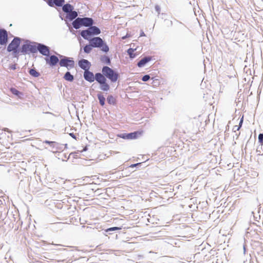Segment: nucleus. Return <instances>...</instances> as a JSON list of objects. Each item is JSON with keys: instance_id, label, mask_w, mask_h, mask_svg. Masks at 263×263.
I'll list each match as a JSON object with an SVG mask.
<instances>
[{"instance_id": "obj_1", "label": "nucleus", "mask_w": 263, "mask_h": 263, "mask_svg": "<svg viewBox=\"0 0 263 263\" xmlns=\"http://www.w3.org/2000/svg\"><path fill=\"white\" fill-rule=\"evenodd\" d=\"M91 46L93 47L101 48L102 51L107 52L109 51L108 46L100 37H95L90 40Z\"/></svg>"}, {"instance_id": "obj_2", "label": "nucleus", "mask_w": 263, "mask_h": 263, "mask_svg": "<svg viewBox=\"0 0 263 263\" xmlns=\"http://www.w3.org/2000/svg\"><path fill=\"white\" fill-rule=\"evenodd\" d=\"M100 32V30L97 27L91 26L87 29L82 31L81 35L84 39L88 40L91 36L99 34Z\"/></svg>"}, {"instance_id": "obj_3", "label": "nucleus", "mask_w": 263, "mask_h": 263, "mask_svg": "<svg viewBox=\"0 0 263 263\" xmlns=\"http://www.w3.org/2000/svg\"><path fill=\"white\" fill-rule=\"evenodd\" d=\"M100 84V89L104 91H107L109 90L110 86L106 82V79L103 74L97 73L95 74V79Z\"/></svg>"}, {"instance_id": "obj_4", "label": "nucleus", "mask_w": 263, "mask_h": 263, "mask_svg": "<svg viewBox=\"0 0 263 263\" xmlns=\"http://www.w3.org/2000/svg\"><path fill=\"white\" fill-rule=\"evenodd\" d=\"M102 73L112 82H116L119 78L118 73L108 66L103 67Z\"/></svg>"}, {"instance_id": "obj_5", "label": "nucleus", "mask_w": 263, "mask_h": 263, "mask_svg": "<svg viewBox=\"0 0 263 263\" xmlns=\"http://www.w3.org/2000/svg\"><path fill=\"white\" fill-rule=\"evenodd\" d=\"M61 67H65L68 69L73 68L74 66V61L71 58L64 57L59 62Z\"/></svg>"}, {"instance_id": "obj_6", "label": "nucleus", "mask_w": 263, "mask_h": 263, "mask_svg": "<svg viewBox=\"0 0 263 263\" xmlns=\"http://www.w3.org/2000/svg\"><path fill=\"white\" fill-rule=\"evenodd\" d=\"M20 44V40L18 38H14L8 45L7 50L9 52L13 51L14 53H16L17 49Z\"/></svg>"}, {"instance_id": "obj_7", "label": "nucleus", "mask_w": 263, "mask_h": 263, "mask_svg": "<svg viewBox=\"0 0 263 263\" xmlns=\"http://www.w3.org/2000/svg\"><path fill=\"white\" fill-rule=\"evenodd\" d=\"M142 134V131H137L129 134H124L120 136V137L124 139H135Z\"/></svg>"}, {"instance_id": "obj_8", "label": "nucleus", "mask_w": 263, "mask_h": 263, "mask_svg": "<svg viewBox=\"0 0 263 263\" xmlns=\"http://www.w3.org/2000/svg\"><path fill=\"white\" fill-rule=\"evenodd\" d=\"M37 49L43 55L49 56L50 51L48 47L41 44H39L37 46Z\"/></svg>"}, {"instance_id": "obj_9", "label": "nucleus", "mask_w": 263, "mask_h": 263, "mask_svg": "<svg viewBox=\"0 0 263 263\" xmlns=\"http://www.w3.org/2000/svg\"><path fill=\"white\" fill-rule=\"evenodd\" d=\"M8 41V34L4 29H0V44L5 45Z\"/></svg>"}, {"instance_id": "obj_10", "label": "nucleus", "mask_w": 263, "mask_h": 263, "mask_svg": "<svg viewBox=\"0 0 263 263\" xmlns=\"http://www.w3.org/2000/svg\"><path fill=\"white\" fill-rule=\"evenodd\" d=\"M45 60L47 64L52 67L57 65L59 62L58 58L54 55H51L49 58H46Z\"/></svg>"}, {"instance_id": "obj_11", "label": "nucleus", "mask_w": 263, "mask_h": 263, "mask_svg": "<svg viewBox=\"0 0 263 263\" xmlns=\"http://www.w3.org/2000/svg\"><path fill=\"white\" fill-rule=\"evenodd\" d=\"M79 66L85 71L88 70L90 67V63L87 60L83 59L79 62Z\"/></svg>"}, {"instance_id": "obj_12", "label": "nucleus", "mask_w": 263, "mask_h": 263, "mask_svg": "<svg viewBox=\"0 0 263 263\" xmlns=\"http://www.w3.org/2000/svg\"><path fill=\"white\" fill-rule=\"evenodd\" d=\"M84 77L86 81L89 82H93L95 79V76H94L93 73L88 70L84 71Z\"/></svg>"}, {"instance_id": "obj_13", "label": "nucleus", "mask_w": 263, "mask_h": 263, "mask_svg": "<svg viewBox=\"0 0 263 263\" xmlns=\"http://www.w3.org/2000/svg\"><path fill=\"white\" fill-rule=\"evenodd\" d=\"M82 26L85 27H89L92 26L93 24V21L91 18L89 17H84L81 18Z\"/></svg>"}, {"instance_id": "obj_14", "label": "nucleus", "mask_w": 263, "mask_h": 263, "mask_svg": "<svg viewBox=\"0 0 263 263\" xmlns=\"http://www.w3.org/2000/svg\"><path fill=\"white\" fill-rule=\"evenodd\" d=\"M152 58L151 57H147L142 58L137 64L139 67H143L147 63L151 61Z\"/></svg>"}, {"instance_id": "obj_15", "label": "nucleus", "mask_w": 263, "mask_h": 263, "mask_svg": "<svg viewBox=\"0 0 263 263\" xmlns=\"http://www.w3.org/2000/svg\"><path fill=\"white\" fill-rule=\"evenodd\" d=\"M81 18L78 17L76 18L72 23L73 27L75 29H79L82 26Z\"/></svg>"}, {"instance_id": "obj_16", "label": "nucleus", "mask_w": 263, "mask_h": 263, "mask_svg": "<svg viewBox=\"0 0 263 263\" xmlns=\"http://www.w3.org/2000/svg\"><path fill=\"white\" fill-rule=\"evenodd\" d=\"M63 10L65 12L69 13L73 9L72 6L69 4H66L63 6Z\"/></svg>"}, {"instance_id": "obj_17", "label": "nucleus", "mask_w": 263, "mask_h": 263, "mask_svg": "<svg viewBox=\"0 0 263 263\" xmlns=\"http://www.w3.org/2000/svg\"><path fill=\"white\" fill-rule=\"evenodd\" d=\"M107 101V102L111 105H115L116 103V99L111 95L108 96Z\"/></svg>"}, {"instance_id": "obj_18", "label": "nucleus", "mask_w": 263, "mask_h": 263, "mask_svg": "<svg viewBox=\"0 0 263 263\" xmlns=\"http://www.w3.org/2000/svg\"><path fill=\"white\" fill-rule=\"evenodd\" d=\"M64 78L66 81L71 82L73 80V77L69 72H67L64 76Z\"/></svg>"}, {"instance_id": "obj_19", "label": "nucleus", "mask_w": 263, "mask_h": 263, "mask_svg": "<svg viewBox=\"0 0 263 263\" xmlns=\"http://www.w3.org/2000/svg\"><path fill=\"white\" fill-rule=\"evenodd\" d=\"M97 96H98V98L99 100L100 104H101V106H103L105 104V98L101 93L98 94Z\"/></svg>"}, {"instance_id": "obj_20", "label": "nucleus", "mask_w": 263, "mask_h": 263, "mask_svg": "<svg viewBox=\"0 0 263 263\" xmlns=\"http://www.w3.org/2000/svg\"><path fill=\"white\" fill-rule=\"evenodd\" d=\"M30 45L29 44H24L23 45L22 47V52L23 53H27L29 51V48H30Z\"/></svg>"}, {"instance_id": "obj_21", "label": "nucleus", "mask_w": 263, "mask_h": 263, "mask_svg": "<svg viewBox=\"0 0 263 263\" xmlns=\"http://www.w3.org/2000/svg\"><path fill=\"white\" fill-rule=\"evenodd\" d=\"M135 49H134L133 48H129L127 50V53L129 54L130 58H134L136 57V54L134 53Z\"/></svg>"}, {"instance_id": "obj_22", "label": "nucleus", "mask_w": 263, "mask_h": 263, "mask_svg": "<svg viewBox=\"0 0 263 263\" xmlns=\"http://www.w3.org/2000/svg\"><path fill=\"white\" fill-rule=\"evenodd\" d=\"M29 73L30 75L34 77H38L40 76V73L34 69H31L29 70Z\"/></svg>"}, {"instance_id": "obj_23", "label": "nucleus", "mask_w": 263, "mask_h": 263, "mask_svg": "<svg viewBox=\"0 0 263 263\" xmlns=\"http://www.w3.org/2000/svg\"><path fill=\"white\" fill-rule=\"evenodd\" d=\"M11 92L14 95H16L18 97H20L21 95H22V92L17 90L16 89L14 88H10Z\"/></svg>"}, {"instance_id": "obj_24", "label": "nucleus", "mask_w": 263, "mask_h": 263, "mask_svg": "<svg viewBox=\"0 0 263 263\" xmlns=\"http://www.w3.org/2000/svg\"><path fill=\"white\" fill-rule=\"evenodd\" d=\"M77 16H78V13L76 11L71 10V11H70L69 12V18L71 20L76 18Z\"/></svg>"}, {"instance_id": "obj_25", "label": "nucleus", "mask_w": 263, "mask_h": 263, "mask_svg": "<svg viewBox=\"0 0 263 263\" xmlns=\"http://www.w3.org/2000/svg\"><path fill=\"white\" fill-rule=\"evenodd\" d=\"M92 46H91V44L90 45H86L84 48V51L85 52L88 53L90 52L92 50Z\"/></svg>"}, {"instance_id": "obj_26", "label": "nucleus", "mask_w": 263, "mask_h": 263, "mask_svg": "<svg viewBox=\"0 0 263 263\" xmlns=\"http://www.w3.org/2000/svg\"><path fill=\"white\" fill-rule=\"evenodd\" d=\"M53 2L56 6H61L64 3V0H54Z\"/></svg>"}, {"instance_id": "obj_27", "label": "nucleus", "mask_w": 263, "mask_h": 263, "mask_svg": "<svg viewBox=\"0 0 263 263\" xmlns=\"http://www.w3.org/2000/svg\"><path fill=\"white\" fill-rule=\"evenodd\" d=\"M258 141L260 145H263V134H259L258 135Z\"/></svg>"}, {"instance_id": "obj_28", "label": "nucleus", "mask_w": 263, "mask_h": 263, "mask_svg": "<svg viewBox=\"0 0 263 263\" xmlns=\"http://www.w3.org/2000/svg\"><path fill=\"white\" fill-rule=\"evenodd\" d=\"M120 229H121V228H119V227H112V228H110L107 229L106 230V232H109V231H116V230H119Z\"/></svg>"}, {"instance_id": "obj_29", "label": "nucleus", "mask_w": 263, "mask_h": 263, "mask_svg": "<svg viewBox=\"0 0 263 263\" xmlns=\"http://www.w3.org/2000/svg\"><path fill=\"white\" fill-rule=\"evenodd\" d=\"M30 48H29V51L32 53L36 52V48L35 46L30 45Z\"/></svg>"}, {"instance_id": "obj_30", "label": "nucleus", "mask_w": 263, "mask_h": 263, "mask_svg": "<svg viewBox=\"0 0 263 263\" xmlns=\"http://www.w3.org/2000/svg\"><path fill=\"white\" fill-rule=\"evenodd\" d=\"M45 143H47V144H49V145H50L51 146H54L55 145L57 144V143H55V142H52V141H45L44 142Z\"/></svg>"}, {"instance_id": "obj_31", "label": "nucleus", "mask_w": 263, "mask_h": 263, "mask_svg": "<svg viewBox=\"0 0 263 263\" xmlns=\"http://www.w3.org/2000/svg\"><path fill=\"white\" fill-rule=\"evenodd\" d=\"M150 79V77L148 75H145L142 77V81H147Z\"/></svg>"}, {"instance_id": "obj_32", "label": "nucleus", "mask_w": 263, "mask_h": 263, "mask_svg": "<svg viewBox=\"0 0 263 263\" xmlns=\"http://www.w3.org/2000/svg\"><path fill=\"white\" fill-rule=\"evenodd\" d=\"M243 121V117H242L240 121L239 126L237 127V129H239L242 126V122Z\"/></svg>"}, {"instance_id": "obj_33", "label": "nucleus", "mask_w": 263, "mask_h": 263, "mask_svg": "<svg viewBox=\"0 0 263 263\" xmlns=\"http://www.w3.org/2000/svg\"><path fill=\"white\" fill-rule=\"evenodd\" d=\"M155 10H156V11L158 13V14L160 13V7L158 5H156L155 7Z\"/></svg>"}, {"instance_id": "obj_34", "label": "nucleus", "mask_w": 263, "mask_h": 263, "mask_svg": "<svg viewBox=\"0 0 263 263\" xmlns=\"http://www.w3.org/2000/svg\"><path fill=\"white\" fill-rule=\"evenodd\" d=\"M69 135L72 137L73 138V139H74L75 140H77V136L76 135V134H74V133H70L69 134Z\"/></svg>"}, {"instance_id": "obj_35", "label": "nucleus", "mask_w": 263, "mask_h": 263, "mask_svg": "<svg viewBox=\"0 0 263 263\" xmlns=\"http://www.w3.org/2000/svg\"><path fill=\"white\" fill-rule=\"evenodd\" d=\"M153 80V85L154 86H156V85L154 84V83H159L158 81V79H154V78L152 79Z\"/></svg>"}, {"instance_id": "obj_36", "label": "nucleus", "mask_w": 263, "mask_h": 263, "mask_svg": "<svg viewBox=\"0 0 263 263\" xmlns=\"http://www.w3.org/2000/svg\"><path fill=\"white\" fill-rule=\"evenodd\" d=\"M141 164V163H136V164H132L130 167H136L139 165H140Z\"/></svg>"}, {"instance_id": "obj_37", "label": "nucleus", "mask_w": 263, "mask_h": 263, "mask_svg": "<svg viewBox=\"0 0 263 263\" xmlns=\"http://www.w3.org/2000/svg\"><path fill=\"white\" fill-rule=\"evenodd\" d=\"M237 127H238V126H234L233 128V130H234V132H236L237 130H238L239 129H237Z\"/></svg>"}, {"instance_id": "obj_38", "label": "nucleus", "mask_w": 263, "mask_h": 263, "mask_svg": "<svg viewBox=\"0 0 263 263\" xmlns=\"http://www.w3.org/2000/svg\"><path fill=\"white\" fill-rule=\"evenodd\" d=\"M12 68L13 69H15V66H13V67H12Z\"/></svg>"}]
</instances>
